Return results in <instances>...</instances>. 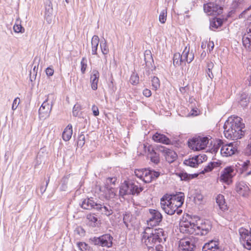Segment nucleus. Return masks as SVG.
Wrapping results in <instances>:
<instances>
[{
	"label": "nucleus",
	"instance_id": "37",
	"mask_svg": "<svg viewBox=\"0 0 251 251\" xmlns=\"http://www.w3.org/2000/svg\"><path fill=\"white\" fill-rule=\"evenodd\" d=\"M100 49L104 55H107L109 53V48L105 40L100 44Z\"/></svg>",
	"mask_w": 251,
	"mask_h": 251
},
{
	"label": "nucleus",
	"instance_id": "24",
	"mask_svg": "<svg viewBox=\"0 0 251 251\" xmlns=\"http://www.w3.org/2000/svg\"><path fill=\"white\" fill-rule=\"evenodd\" d=\"M99 77V72L97 70H93L92 75L90 77V81L91 88L94 90H96L98 89Z\"/></svg>",
	"mask_w": 251,
	"mask_h": 251
},
{
	"label": "nucleus",
	"instance_id": "43",
	"mask_svg": "<svg viewBox=\"0 0 251 251\" xmlns=\"http://www.w3.org/2000/svg\"><path fill=\"white\" fill-rule=\"evenodd\" d=\"M13 30L16 33H23L25 31V29L21 24H15L13 26Z\"/></svg>",
	"mask_w": 251,
	"mask_h": 251
},
{
	"label": "nucleus",
	"instance_id": "34",
	"mask_svg": "<svg viewBox=\"0 0 251 251\" xmlns=\"http://www.w3.org/2000/svg\"><path fill=\"white\" fill-rule=\"evenodd\" d=\"M218 165V163L214 162H210L205 166L203 170L202 171V173H204L205 172H211L214 168L217 167Z\"/></svg>",
	"mask_w": 251,
	"mask_h": 251
},
{
	"label": "nucleus",
	"instance_id": "48",
	"mask_svg": "<svg viewBox=\"0 0 251 251\" xmlns=\"http://www.w3.org/2000/svg\"><path fill=\"white\" fill-rule=\"evenodd\" d=\"M87 219L90 222L96 223L98 221V219L95 216L94 214H89L87 216Z\"/></svg>",
	"mask_w": 251,
	"mask_h": 251
},
{
	"label": "nucleus",
	"instance_id": "19",
	"mask_svg": "<svg viewBox=\"0 0 251 251\" xmlns=\"http://www.w3.org/2000/svg\"><path fill=\"white\" fill-rule=\"evenodd\" d=\"M152 139L155 142L159 143L165 145L171 144V140L165 135L156 132L152 135Z\"/></svg>",
	"mask_w": 251,
	"mask_h": 251
},
{
	"label": "nucleus",
	"instance_id": "46",
	"mask_svg": "<svg viewBox=\"0 0 251 251\" xmlns=\"http://www.w3.org/2000/svg\"><path fill=\"white\" fill-rule=\"evenodd\" d=\"M250 161L249 160H246L243 163L242 165V173L246 172L248 170L249 167L251 166Z\"/></svg>",
	"mask_w": 251,
	"mask_h": 251
},
{
	"label": "nucleus",
	"instance_id": "53",
	"mask_svg": "<svg viewBox=\"0 0 251 251\" xmlns=\"http://www.w3.org/2000/svg\"><path fill=\"white\" fill-rule=\"evenodd\" d=\"M181 180H187L190 178V176L187 173H181L179 175Z\"/></svg>",
	"mask_w": 251,
	"mask_h": 251
},
{
	"label": "nucleus",
	"instance_id": "56",
	"mask_svg": "<svg viewBox=\"0 0 251 251\" xmlns=\"http://www.w3.org/2000/svg\"><path fill=\"white\" fill-rule=\"evenodd\" d=\"M189 87L188 86V85H186L184 87H181L179 88V91L180 92L183 94H184L185 93H186L187 92V91L189 90Z\"/></svg>",
	"mask_w": 251,
	"mask_h": 251
},
{
	"label": "nucleus",
	"instance_id": "10",
	"mask_svg": "<svg viewBox=\"0 0 251 251\" xmlns=\"http://www.w3.org/2000/svg\"><path fill=\"white\" fill-rule=\"evenodd\" d=\"M195 248V243L190 238H182L179 241V251H194Z\"/></svg>",
	"mask_w": 251,
	"mask_h": 251
},
{
	"label": "nucleus",
	"instance_id": "32",
	"mask_svg": "<svg viewBox=\"0 0 251 251\" xmlns=\"http://www.w3.org/2000/svg\"><path fill=\"white\" fill-rule=\"evenodd\" d=\"M184 61L182 57V55H180L179 53H176L173 58L174 64L176 66H179Z\"/></svg>",
	"mask_w": 251,
	"mask_h": 251
},
{
	"label": "nucleus",
	"instance_id": "18",
	"mask_svg": "<svg viewBox=\"0 0 251 251\" xmlns=\"http://www.w3.org/2000/svg\"><path fill=\"white\" fill-rule=\"evenodd\" d=\"M219 241L212 240L206 243L202 247V251H222L219 246Z\"/></svg>",
	"mask_w": 251,
	"mask_h": 251
},
{
	"label": "nucleus",
	"instance_id": "38",
	"mask_svg": "<svg viewBox=\"0 0 251 251\" xmlns=\"http://www.w3.org/2000/svg\"><path fill=\"white\" fill-rule=\"evenodd\" d=\"M130 83L133 85H136L139 82V77L137 74H133L129 79Z\"/></svg>",
	"mask_w": 251,
	"mask_h": 251
},
{
	"label": "nucleus",
	"instance_id": "51",
	"mask_svg": "<svg viewBox=\"0 0 251 251\" xmlns=\"http://www.w3.org/2000/svg\"><path fill=\"white\" fill-rule=\"evenodd\" d=\"M143 94L145 97L149 98L151 96L152 93L150 89L146 88L143 91Z\"/></svg>",
	"mask_w": 251,
	"mask_h": 251
},
{
	"label": "nucleus",
	"instance_id": "41",
	"mask_svg": "<svg viewBox=\"0 0 251 251\" xmlns=\"http://www.w3.org/2000/svg\"><path fill=\"white\" fill-rule=\"evenodd\" d=\"M145 172V169H137L134 171L135 176L142 180L144 177Z\"/></svg>",
	"mask_w": 251,
	"mask_h": 251
},
{
	"label": "nucleus",
	"instance_id": "23",
	"mask_svg": "<svg viewBox=\"0 0 251 251\" xmlns=\"http://www.w3.org/2000/svg\"><path fill=\"white\" fill-rule=\"evenodd\" d=\"M216 202L219 208L222 211H226L228 210V207L226 202L224 196L223 195L219 194L216 198Z\"/></svg>",
	"mask_w": 251,
	"mask_h": 251
},
{
	"label": "nucleus",
	"instance_id": "58",
	"mask_svg": "<svg viewBox=\"0 0 251 251\" xmlns=\"http://www.w3.org/2000/svg\"><path fill=\"white\" fill-rule=\"evenodd\" d=\"M214 67V64L212 62L208 63L207 64L208 70L210 71Z\"/></svg>",
	"mask_w": 251,
	"mask_h": 251
},
{
	"label": "nucleus",
	"instance_id": "26",
	"mask_svg": "<svg viewBox=\"0 0 251 251\" xmlns=\"http://www.w3.org/2000/svg\"><path fill=\"white\" fill-rule=\"evenodd\" d=\"M201 157H202V156H196L188 159L185 160L184 163L186 165L191 167H196L200 163V160L201 159Z\"/></svg>",
	"mask_w": 251,
	"mask_h": 251
},
{
	"label": "nucleus",
	"instance_id": "3",
	"mask_svg": "<svg viewBox=\"0 0 251 251\" xmlns=\"http://www.w3.org/2000/svg\"><path fill=\"white\" fill-rule=\"evenodd\" d=\"M164 236V232L162 228L153 229L146 227L143 232L142 242L148 247L152 248L156 243L162 241V237Z\"/></svg>",
	"mask_w": 251,
	"mask_h": 251
},
{
	"label": "nucleus",
	"instance_id": "21",
	"mask_svg": "<svg viewBox=\"0 0 251 251\" xmlns=\"http://www.w3.org/2000/svg\"><path fill=\"white\" fill-rule=\"evenodd\" d=\"M159 176V173L157 172L145 169V172L144 173L142 180L145 183H150L153 179L158 177Z\"/></svg>",
	"mask_w": 251,
	"mask_h": 251
},
{
	"label": "nucleus",
	"instance_id": "16",
	"mask_svg": "<svg viewBox=\"0 0 251 251\" xmlns=\"http://www.w3.org/2000/svg\"><path fill=\"white\" fill-rule=\"evenodd\" d=\"M98 244L102 247L110 248L112 246L113 237L109 234H104L95 239Z\"/></svg>",
	"mask_w": 251,
	"mask_h": 251
},
{
	"label": "nucleus",
	"instance_id": "60",
	"mask_svg": "<svg viewBox=\"0 0 251 251\" xmlns=\"http://www.w3.org/2000/svg\"><path fill=\"white\" fill-rule=\"evenodd\" d=\"M207 74H208V75L209 76V77H210L211 78H212L214 77V75L212 73L211 70H210V71L208 70Z\"/></svg>",
	"mask_w": 251,
	"mask_h": 251
},
{
	"label": "nucleus",
	"instance_id": "25",
	"mask_svg": "<svg viewBox=\"0 0 251 251\" xmlns=\"http://www.w3.org/2000/svg\"><path fill=\"white\" fill-rule=\"evenodd\" d=\"M236 191L240 195L243 197H247L249 196L250 193V189L248 186L240 183L236 186Z\"/></svg>",
	"mask_w": 251,
	"mask_h": 251
},
{
	"label": "nucleus",
	"instance_id": "55",
	"mask_svg": "<svg viewBox=\"0 0 251 251\" xmlns=\"http://www.w3.org/2000/svg\"><path fill=\"white\" fill-rule=\"evenodd\" d=\"M214 47V42L213 41H209L207 44V48L210 52L213 50Z\"/></svg>",
	"mask_w": 251,
	"mask_h": 251
},
{
	"label": "nucleus",
	"instance_id": "39",
	"mask_svg": "<svg viewBox=\"0 0 251 251\" xmlns=\"http://www.w3.org/2000/svg\"><path fill=\"white\" fill-rule=\"evenodd\" d=\"M100 210H101L102 211V214H104L107 216H109L112 215L113 213L112 209L108 208L105 206H102V204L101 208L100 209Z\"/></svg>",
	"mask_w": 251,
	"mask_h": 251
},
{
	"label": "nucleus",
	"instance_id": "15",
	"mask_svg": "<svg viewBox=\"0 0 251 251\" xmlns=\"http://www.w3.org/2000/svg\"><path fill=\"white\" fill-rule=\"evenodd\" d=\"M51 105L48 102V100H45L39 109V114L41 118L45 119L49 117L51 112Z\"/></svg>",
	"mask_w": 251,
	"mask_h": 251
},
{
	"label": "nucleus",
	"instance_id": "5",
	"mask_svg": "<svg viewBox=\"0 0 251 251\" xmlns=\"http://www.w3.org/2000/svg\"><path fill=\"white\" fill-rule=\"evenodd\" d=\"M197 223H195L191 216L187 214L183 216L179 222L180 232L187 235H197Z\"/></svg>",
	"mask_w": 251,
	"mask_h": 251
},
{
	"label": "nucleus",
	"instance_id": "17",
	"mask_svg": "<svg viewBox=\"0 0 251 251\" xmlns=\"http://www.w3.org/2000/svg\"><path fill=\"white\" fill-rule=\"evenodd\" d=\"M237 151L236 147L232 143L225 144L222 146L221 149V153L224 156H230Z\"/></svg>",
	"mask_w": 251,
	"mask_h": 251
},
{
	"label": "nucleus",
	"instance_id": "30",
	"mask_svg": "<svg viewBox=\"0 0 251 251\" xmlns=\"http://www.w3.org/2000/svg\"><path fill=\"white\" fill-rule=\"evenodd\" d=\"M100 39L98 36L94 35L91 40L92 53L93 55H97L98 47L99 44Z\"/></svg>",
	"mask_w": 251,
	"mask_h": 251
},
{
	"label": "nucleus",
	"instance_id": "42",
	"mask_svg": "<svg viewBox=\"0 0 251 251\" xmlns=\"http://www.w3.org/2000/svg\"><path fill=\"white\" fill-rule=\"evenodd\" d=\"M81 109V107L80 104H75L73 109V116L76 117L78 115Z\"/></svg>",
	"mask_w": 251,
	"mask_h": 251
},
{
	"label": "nucleus",
	"instance_id": "57",
	"mask_svg": "<svg viewBox=\"0 0 251 251\" xmlns=\"http://www.w3.org/2000/svg\"><path fill=\"white\" fill-rule=\"evenodd\" d=\"M251 9V5L248 8L245 9L242 13L239 15V18H244L245 17V15Z\"/></svg>",
	"mask_w": 251,
	"mask_h": 251
},
{
	"label": "nucleus",
	"instance_id": "40",
	"mask_svg": "<svg viewBox=\"0 0 251 251\" xmlns=\"http://www.w3.org/2000/svg\"><path fill=\"white\" fill-rule=\"evenodd\" d=\"M81 65V72L82 74L85 73L86 68L87 67V59L85 57H83L80 62Z\"/></svg>",
	"mask_w": 251,
	"mask_h": 251
},
{
	"label": "nucleus",
	"instance_id": "2",
	"mask_svg": "<svg viewBox=\"0 0 251 251\" xmlns=\"http://www.w3.org/2000/svg\"><path fill=\"white\" fill-rule=\"evenodd\" d=\"M184 195L180 193L174 195H165L161 199L162 208L167 214L173 215L184 202Z\"/></svg>",
	"mask_w": 251,
	"mask_h": 251
},
{
	"label": "nucleus",
	"instance_id": "36",
	"mask_svg": "<svg viewBox=\"0 0 251 251\" xmlns=\"http://www.w3.org/2000/svg\"><path fill=\"white\" fill-rule=\"evenodd\" d=\"M151 85L153 89L156 91L160 85V80L157 77L153 76L151 79Z\"/></svg>",
	"mask_w": 251,
	"mask_h": 251
},
{
	"label": "nucleus",
	"instance_id": "9",
	"mask_svg": "<svg viewBox=\"0 0 251 251\" xmlns=\"http://www.w3.org/2000/svg\"><path fill=\"white\" fill-rule=\"evenodd\" d=\"M204 12L209 16H218L222 14L223 8L214 2H209L203 4Z\"/></svg>",
	"mask_w": 251,
	"mask_h": 251
},
{
	"label": "nucleus",
	"instance_id": "44",
	"mask_svg": "<svg viewBox=\"0 0 251 251\" xmlns=\"http://www.w3.org/2000/svg\"><path fill=\"white\" fill-rule=\"evenodd\" d=\"M131 215L129 213H126L124 215L123 222L127 227L128 226V224L131 219Z\"/></svg>",
	"mask_w": 251,
	"mask_h": 251
},
{
	"label": "nucleus",
	"instance_id": "28",
	"mask_svg": "<svg viewBox=\"0 0 251 251\" xmlns=\"http://www.w3.org/2000/svg\"><path fill=\"white\" fill-rule=\"evenodd\" d=\"M243 46L247 49H251V29L245 33L242 38Z\"/></svg>",
	"mask_w": 251,
	"mask_h": 251
},
{
	"label": "nucleus",
	"instance_id": "13",
	"mask_svg": "<svg viewBox=\"0 0 251 251\" xmlns=\"http://www.w3.org/2000/svg\"><path fill=\"white\" fill-rule=\"evenodd\" d=\"M197 235H205L211 229V224L208 221H201L200 223L197 222Z\"/></svg>",
	"mask_w": 251,
	"mask_h": 251
},
{
	"label": "nucleus",
	"instance_id": "52",
	"mask_svg": "<svg viewBox=\"0 0 251 251\" xmlns=\"http://www.w3.org/2000/svg\"><path fill=\"white\" fill-rule=\"evenodd\" d=\"M92 110L93 111V114L95 116H97L99 115V110L96 105H93L92 107Z\"/></svg>",
	"mask_w": 251,
	"mask_h": 251
},
{
	"label": "nucleus",
	"instance_id": "61",
	"mask_svg": "<svg viewBox=\"0 0 251 251\" xmlns=\"http://www.w3.org/2000/svg\"><path fill=\"white\" fill-rule=\"evenodd\" d=\"M79 144L81 146H83L84 144V137H83V140L82 141L79 140V141L77 142V144L78 145Z\"/></svg>",
	"mask_w": 251,
	"mask_h": 251
},
{
	"label": "nucleus",
	"instance_id": "27",
	"mask_svg": "<svg viewBox=\"0 0 251 251\" xmlns=\"http://www.w3.org/2000/svg\"><path fill=\"white\" fill-rule=\"evenodd\" d=\"M73 134V127L71 124H69L64 129L62 133V138L65 141L70 140Z\"/></svg>",
	"mask_w": 251,
	"mask_h": 251
},
{
	"label": "nucleus",
	"instance_id": "49",
	"mask_svg": "<svg viewBox=\"0 0 251 251\" xmlns=\"http://www.w3.org/2000/svg\"><path fill=\"white\" fill-rule=\"evenodd\" d=\"M20 100L19 98H16L15 99V100L13 101L12 108L13 110H15L17 107H18V105H19L20 103Z\"/></svg>",
	"mask_w": 251,
	"mask_h": 251
},
{
	"label": "nucleus",
	"instance_id": "22",
	"mask_svg": "<svg viewBox=\"0 0 251 251\" xmlns=\"http://www.w3.org/2000/svg\"><path fill=\"white\" fill-rule=\"evenodd\" d=\"M182 57L184 62L190 63L194 58V55L192 52H190V46L188 45L184 48L182 54Z\"/></svg>",
	"mask_w": 251,
	"mask_h": 251
},
{
	"label": "nucleus",
	"instance_id": "47",
	"mask_svg": "<svg viewBox=\"0 0 251 251\" xmlns=\"http://www.w3.org/2000/svg\"><path fill=\"white\" fill-rule=\"evenodd\" d=\"M200 113V110L197 107H194L191 109V111L189 114V115L192 116H196L199 115Z\"/></svg>",
	"mask_w": 251,
	"mask_h": 251
},
{
	"label": "nucleus",
	"instance_id": "4",
	"mask_svg": "<svg viewBox=\"0 0 251 251\" xmlns=\"http://www.w3.org/2000/svg\"><path fill=\"white\" fill-rule=\"evenodd\" d=\"M117 178L115 177L107 178L103 185H97L96 188L102 198L106 200L113 199L116 196V190L112 187L115 185Z\"/></svg>",
	"mask_w": 251,
	"mask_h": 251
},
{
	"label": "nucleus",
	"instance_id": "31",
	"mask_svg": "<svg viewBox=\"0 0 251 251\" xmlns=\"http://www.w3.org/2000/svg\"><path fill=\"white\" fill-rule=\"evenodd\" d=\"M223 23V19L221 18H214L210 23V26L215 29L218 28L219 27L221 26Z\"/></svg>",
	"mask_w": 251,
	"mask_h": 251
},
{
	"label": "nucleus",
	"instance_id": "59",
	"mask_svg": "<svg viewBox=\"0 0 251 251\" xmlns=\"http://www.w3.org/2000/svg\"><path fill=\"white\" fill-rule=\"evenodd\" d=\"M247 23L250 26H251V15L250 16H249L247 19Z\"/></svg>",
	"mask_w": 251,
	"mask_h": 251
},
{
	"label": "nucleus",
	"instance_id": "45",
	"mask_svg": "<svg viewBox=\"0 0 251 251\" xmlns=\"http://www.w3.org/2000/svg\"><path fill=\"white\" fill-rule=\"evenodd\" d=\"M77 246L80 251H86L87 250L88 245L84 242H79L77 244Z\"/></svg>",
	"mask_w": 251,
	"mask_h": 251
},
{
	"label": "nucleus",
	"instance_id": "8",
	"mask_svg": "<svg viewBox=\"0 0 251 251\" xmlns=\"http://www.w3.org/2000/svg\"><path fill=\"white\" fill-rule=\"evenodd\" d=\"M240 240L244 248L251 250V228L250 229L241 227L239 230Z\"/></svg>",
	"mask_w": 251,
	"mask_h": 251
},
{
	"label": "nucleus",
	"instance_id": "35",
	"mask_svg": "<svg viewBox=\"0 0 251 251\" xmlns=\"http://www.w3.org/2000/svg\"><path fill=\"white\" fill-rule=\"evenodd\" d=\"M167 9H165L162 10L159 16V21L161 24H165L166 20H167Z\"/></svg>",
	"mask_w": 251,
	"mask_h": 251
},
{
	"label": "nucleus",
	"instance_id": "6",
	"mask_svg": "<svg viewBox=\"0 0 251 251\" xmlns=\"http://www.w3.org/2000/svg\"><path fill=\"white\" fill-rule=\"evenodd\" d=\"M209 142L208 138L202 136H195L189 140L188 146L194 151H199L205 149Z\"/></svg>",
	"mask_w": 251,
	"mask_h": 251
},
{
	"label": "nucleus",
	"instance_id": "1",
	"mask_svg": "<svg viewBox=\"0 0 251 251\" xmlns=\"http://www.w3.org/2000/svg\"><path fill=\"white\" fill-rule=\"evenodd\" d=\"M245 124L242 119L237 116H231L228 118L224 126L225 136L228 139H241L245 134Z\"/></svg>",
	"mask_w": 251,
	"mask_h": 251
},
{
	"label": "nucleus",
	"instance_id": "12",
	"mask_svg": "<svg viewBox=\"0 0 251 251\" xmlns=\"http://www.w3.org/2000/svg\"><path fill=\"white\" fill-rule=\"evenodd\" d=\"M151 217L147 221L148 225L151 226H154L158 225L162 220L161 214L155 209H150Z\"/></svg>",
	"mask_w": 251,
	"mask_h": 251
},
{
	"label": "nucleus",
	"instance_id": "33",
	"mask_svg": "<svg viewBox=\"0 0 251 251\" xmlns=\"http://www.w3.org/2000/svg\"><path fill=\"white\" fill-rule=\"evenodd\" d=\"M130 190H131L130 195L138 194L143 191V188L140 187H138L134 183H130Z\"/></svg>",
	"mask_w": 251,
	"mask_h": 251
},
{
	"label": "nucleus",
	"instance_id": "54",
	"mask_svg": "<svg viewBox=\"0 0 251 251\" xmlns=\"http://www.w3.org/2000/svg\"><path fill=\"white\" fill-rule=\"evenodd\" d=\"M46 74L49 76H52L54 74V70L52 68L48 67L46 69Z\"/></svg>",
	"mask_w": 251,
	"mask_h": 251
},
{
	"label": "nucleus",
	"instance_id": "20",
	"mask_svg": "<svg viewBox=\"0 0 251 251\" xmlns=\"http://www.w3.org/2000/svg\"><path fill=\"white\" fill-rule=\"evenodd\" d=\"M162 153L166 160L169 163L174 162L177 158V155L174 151L165 148L162 151Z\"/></svg>",
	"mask_w": 251,
	"mask_h": 251
},
{
	"label": "nucleus",
	"instance_id": "62",
	"mask_svg": "<svg viewBox=\"0 0 251 251\" xmlns=\"http://www.w3.org/2000/svg\"><path fill=\"white\" fill-rule=\"evenodd\" d=\"M201 47L203 48L204 47V44L202 43L201 45Z\"/></svg>",
	"mask_w": 251,
	"mask_h": 251
},
{
	"label": "nucleus",
	"instance_id": "29",
	"mask_svg": "<svg viewBox=\"0 0 251 251\" xmlns=\"http://www.w3.org/2000/svg\"><path fill=\"white\" fill-rule=\"evenodd\" d=\"M130 183L125 181L122 184L119 191L120 194L124 196L126 195L131 194V190L129 188Z\"/></svg>",
	"mask_w": 251,
	"mask_h": 251
},
{
	"label": "nucleus",
	"instance_id": "7",
	"mask_svg": "<svg viewBox=\"0 0 251 251\" xmlns=\"http://www.w3.org/2000/svg\"><path fill=\"white\" fill-rule=\"evenodd\" d=\"M236 175L235 168L233 166H227L221 172L218 180L227 185L232 182V178Z\"/></svg>",
	"mask_w": 251,
	"mask_h": 251
},
{
	"label": "nucleus",
	"instance_id": "50",
	"mask_svg": "<svg viewBox=\"0 0 251 251\" xmlns=\"http://www.w3.org/2000/svg\"><path fill=\"white\" fill-rule=\"evenodd\" d=\"M148 251H163V247L161 245H158L155 247V248H149Z\"/></svg>",
	"mask_w": 251,
	"mask_h": 251
},
{
	"label": "nucleus",
	"instance_id": "14",
	"mask_svg": "<svg viewBox=\"0 0 251 251\" xmlns=\"http://www.w3.org/2000/svg\"><path fill=\"white\" fill-rule=\"evenodd\" d=\"M81 206L84 209H96L99 211L101 208V204L95 202L93 198H90L84 199L82 202Z\"/></svg>",
	"mask_w": 251,
	"mask_h": 251
},
{
	"label": "nucleus",
	"instance_id": "11",
	"mask_svg": "<svg viewBox=\"0 0 251 251\" xmlns=\"http://www.w3.org/2000/svg\"><path fill=\"white\" fill-rule=\"evenodd\" d=\"M139 149H143L144 153H146L147 150H148L151 161L155 164L159 162V155L155 151L151 145H149L148 143H144L139 145Z\"/></svg>",
	"mask_w": 251,
	"mask_h": 251
}]
</instances>
